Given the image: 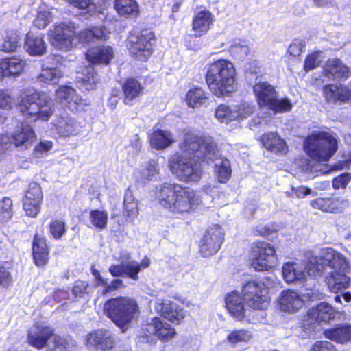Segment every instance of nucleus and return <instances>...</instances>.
Returning <instances> with one entry per match:
<instances>
[{
    "label": "nucleus",
    "instance_id": "nucleus-1",
    "mask_svg": "<svg viewBox=\"0 0 351 351\" xmlns=\"http://www.w3.org/2000/svg\"><path fill=\"white\" fill-rule=\"evenodd\" d=\"M77 25L71 20L55 23L49 32L51 45L58 50L67 51L75 47L80 42L89 43L95 40H105L108 34L104 27L86 29L77 34Z\"/></svg>",
    "mask_w": 351,
    "mask_h": 351
},
{
    "label": "nucleus",
    "instance_id": "nucleus-2",
    "mask_svg": "<svg viewBox=\"0 0 351 351\" xmlns=\"http://www.w3.org/2000/svg\"><path fill=\"white\" fill-rule=\"evenodd\" d=\"M323 271L327 273L326 282L331 292H343L351 283L350 265L346 258L332 248L327 247L320 252Z\"/></svg>",
    "mask_w": 351,
    "mask_h": 351
},
{
    "label": "nucleus",
    "instance_id": "nucleus-3",
    "mask_svg": "<svg viewBox=\"0 0 351 351\" xmlns=\"http://www.w3.org/2000/svg\"><path fill=\"white\" fill-rule=\"evenodd\" d=\"M157 196L160 204L175 214L189 213L202 203L193 189L178 184H162Z\"/></svg>",
    "mask_w": 351,
    "mask_h": 351
},
{
    "label": "nucleus",
    "instance_id": "nucleus-4",
    "mask_svg": "<svg viewBox=\"0 0 351 351\" xmlns=\"http://www.w3.org/2000/svg\"><path fill=\"white\" fill-rule=\"evenodd\" d=\"M206 82L217 97L228 95L237 88L236 71L233 64L219 59L206 66Z\"/></svg>",
    "mask_w": 351,
    "mask_h": 351
},
{
    "label": "nucleus",
    "instance_id": "nucleus-5",
    "mask_svg": "<svg viewBox=\"0 0 351 351\" xmlns=\"http://www.w3.org/2000/svg\"><path fill=\"white\" fill-rule=\"evenodd\" d=\"M19 109L24 117H34L47 121L54 113L53 101L46 95H39L35 91L28 90L21 96Z\"/></svg>",
    "mask_w": 351,
    "mask_h": 351
},
{
    "label": "nucleus",
    "instance_id": "nucleus-6",
    "mask_svg": "<svg viewBox=\"0 0 351 351\" xmlns=\"http://www.w3.org/2000/svg\"><path fill=\"white\" fill-rule=\"evenodd\" d=\"M304 148L312 159L327 161L337 151V141L328 132L315 131L306 138Z\"/></svg>",
    "mask_w": 351,
    "mask_h": 351
},
{
    "label": "nucleus",
    "instance_id": "nucleus-7",
    "mask_svg": "<svg viewBox=\"0 0 351 351\" xmlns=\"http://www.w3.org/2000/svg\"><path fill=\"white\" fill-rule=\"evenodd\" d=\"M104 313L117 326H123L138 315L139 308L134 299L117 297L105 302Z\"/></svg>",
    "mask_w": 351,
    "mask_h": 351
},
{
    "label": "nucleus",
    "instance_id": "nucleus-8",
    "mask_svg": "<svg viewBox=\"0 0 351 351\" xmlns=\"http://www.w3.org/2000/svg\"><path fill=\"white\" fill-rule=\"evenodd\" d=\"M319 256H313L304 263L288 261L282 269L283 279L287 283H302L307 276H321L323 273Z\"/></svg>",
    "mask_w": 351,
    "mask_h": 351
},
{
    "label": "nucleus",
    "instance_id": "nucleus-9",
    "mask_svg": "<svg viewBox=\"0 0 351 351\" xmlns=\"http://www.w3.org/2000/svg\"><path fill=\"white\" fill-rule=\"evenodd\" d=\"M258 105L260 108L266 107L274 113H283L290 111L292 104L287 98L278 99L275 88L267 82L259 81L253 86Z\"/></svg>",
    "mask_w": 351,
    "mask_h": 351
},
{
    "label": "nucleus",
    "instance_id": "nucleus-10",
    "mask_svg": "<svg viewBox=\"0 0 351 351\" xmlns=\"http://www.w3.org/2000/svg\"><path fill=\"white\" fill-rule=\"evenodd\" d=\"M169 166L171 173L184 182H198L202 176L201 164L192 156L176 153L169 159Z\"/></svg>",
    "mask_w": 351,
    "mask_h": 351
},
{
    "label": "nucleus",
    "instance_id": "nucleus-11",
    "mask_svg": "<svg viewBox=\"0 0 351 351\" xmlns=\"http://www.w3.org/2000/svg\"><path fill=\"white\" fill-rule=\"evenodd\" d=\"M217 145L210 136H202L193 132L184 134L180 145L182 155L193 156L204 161L206 158H213Z\"/></svg>",
    "mask_w": 351,
    "mask_h": 351
},
{
    "label": "nucleus",
    "instance_id": "nucleus-12",
    "mask_svg": "<svg viewBox=\"0 0 351 351\" xmlns=\"http://www.w3.org/2000/svg\"><path fill=\"white\" fill-rule=\"evenodd\" d=\"M176 335V330L169 323L160 317H155L150 322L143 324L138 332V341L155 343L156 337L162 341H168Z\"/></svg>",
    "mask_w": 351,
    "mask_h": 351
},
{
    "label": "nucleus",
    "instance_id": "nucleus-13",
    "mask_svg": "<svg viewBox=\"0 0 351 351\" xmlns=\"http://www.w3.org/2000/svg\"><path fill=\"white\" fill-rule=\"evenodd\" d=\"M120 264H112L108 268L109 273L113 277H121L125 276L133 280L138 279L139 272L150 265V259L145 257L141 263L131 260L130 254L127 251L121 252Z\"/></svg>",
    "mask_w": 351,
    "mask_h": 351
},
{
    "label": "nucleus",
    "instance_id": "nucleus-14",
    "mask_svg": "<svg viewBox=\"0 0 351 351\" xmlns=\"http://www.w3.org/2000/svg\"><path fill=\"white\" fill-rule=\"evenodd\" d=\"M250 261L251 266L255 271H267L277 263L276 250L269 243L256 242L252 247Z\"/></svg>",
    "mask_w": 351,
    "mask_h": 351
},
{
    "label": "nucleus",
    "instance_id": "nucleus-15",
    "mask_svg": "<svg viewBox=\"0 0 351 351\" xmlns=\"http://www.w3.org/2000/svg\"><path fill=\"white\" fill-rule=\"evenodd\" d=\"M154 40V35L149 29H144L137 35L130 36L128 44L130 54L138 60L146 61L152 54Z\"/></svg>",
    "mask_w": 351,
    "mask_h": 351
},
{
    "label": "nucleus",
    "instance_id": "nucleus-16",
    "mask_svg": "<svg viewBox=\"0 0 351 351\" xmlns=\"http://www.w3.org/2000/svg\"><path fill=\"white\" fill-rule=\"evenodd\" d=\"M243 300L253 309H263L269 304L268 291L263 283L254 280L245 284L242 289Z\"/></svg>",
    "mask_w": 351,
    "mask_h": 351
},
{
    "label": "nucleus",
    "instance_id": "nucleus-17",
    "mask_svg": "<svg viewBox=\"0 0 351 351\" xmlns=\"http://www.w3.org/2000/svg\"><path fill=\"white\" fill-rule=\"evenodd\" d=\"M224 233L219 225L210 226L201 239L199 252L203 256L207 257L216 254L223 241Z\"/></svg>",
    "mask_w": 351,
    "mask_h": 351
},
{
    "label": "nucleus",
    "instance_id": "nucleus-18",
    "mask_svg": "<svg viewBox=\"0 0 351 351\" xmlns=\"http://www.w3.org/2000/svg\"><path fill=\"white\" fill-rule=\"evenodd\" d=\"M151 307L170 322L179 324L184 317V311L176 303L168 300L156 299L150 302Z\"/></svg>",
    "mask_w": 351,
    "mask_h": 351
},
{
    "label": "nucleus",
    "instance_id": "nucleus-19",
    "mask_svg": "<svg viewBox=\"0 0 351 351\" xmlns=\"http://www.w3.org/2000/svg\"><path fill=\"white\" fill-rule=\"evenodd\" d=\"M323 96L328 104H339L351 101V82L348 84H328L323 86Z\"/></svg>",
    "mask_w": 351,
    "mask_h": 351
},
{
    "label": "nucleus",
    "instance_id": "nucleus-20",
    "mask_svg": "<svg viewBox=\"0 0 351 351\" xmlns=\"http://www.w3.org/2000/svg\"><path fill=\"white\" fill-rule=\"evenodd\" d=\"M56 99L62 106L73 112L82 110L86 106L85 101L75 94L73 88L67 86L59 87L56 93Z\"/></svg>",
    "mask_w": 351,
    "mask_h": 351
},
{
    "label": "nucleus",
    "instance_id": "nucleus-21",
    "mask_svg": "<svg viewBox=\"0 0 351 351\" xmlns=\"http://www.w3.org/2000/svg\"><path fill=\"white\" fill-rule=\"evenodd\" d=\"M243 297L237 291H232L225 298L226 308L231 316L238 321L249 320L250 309L245 307Z\"/></svg>",
    "mask_w": 351,
    "mask_h": 351
},
{
    "label": "nucleus",
    "instance_id": "nucleus-22",
    "mask_svg": "<svg viewBox=\"0 0 351 351\" xmlns=\"http://www.w3.org/2000/svg\"><path fill=\"white\" fill-rule=\"evenodd\" d=\"M43 193L40 186L36 182H32L23 199V208L25 213L35 217L40 210Z\"/></svg>",
    "mask_w": 351,
    "mask_h": 351
},
{
    "label": "nucleus",
    "instance_id": "nucleus-23",
    "mask_svg": "<svg viewBox=\"0 0 351 351\" xmlns=\"http://www.w3.org/2000/svg\"><path fill=\"white\" fill-rule=\"evenodd\" d=\"M10 139L16 147L27 149L36 141V135L33 128L24 121L16 126Z\"/></svg>",
    "mask_w": 351,
    "mask_h": 351
},
{
    "label": "nucleus",
    "instance_id": "nucleus-24",
    "mask_svg": "<svg viewBox=\"0 0 351 351\" xmlns=\"http://www.w3.org/2000/svg\"><path fill=\"white\" fill-rule=\"evenodd\" d=\"M52 336L53 330L49 326L44 324H37L29 328L27 341L30 346L42 349L47 346Z\"/></svg>",
    "mask_w": 351,
    "mask_h": 351
},
{
    "label": "nucleus",
    "instance_id": "nucleus-25",
    "mask_svg": "<svg viewBox=\"0 0 351 351\" xmlns=\"http://www.w3.org/2000/svg\"><path fill=\"white\" fill-rule=\"evenodd\" d=\"M52 123L54 130L60 137L76 136L81 129L80 123L68 115L58 117Z\"/></svg>",
    "mask_w": 351,
    "mask_h": 351
},
{
    "label": "nucleus",
    "instance_id": "nucleus-26",
    "mask_svg": "<svg viewBox=\"0 0 351 351\" xmlns=\"http://www.w3.org/2000/svg\"><path fill=\"white\" fill-rule=\"evenodd\" d=\"M207 163H214L215 173L219 182L226 183L231 177L232 169L230 162L227 158L222 157L218 152L217 147L215 149V156L213 158H206Z\"/></svg>",
    "mask_w": 351,
    "mask_h": 351
},
{
    "label": "nucleus",
    "instance_id": "nucleus-27",
    "mask_svg": "<svg viewBox=\"0 0 351 351\" xmlns=\"http://www.w3.org/2000/svg\"><path fill=\"white\" fill-rule=\"evenodd\" d=\"M324 75L330 80L347 79L351 72L341 60L334 58L327 61L324 68Z\"/></svg>",
    "mask_w": 351,
    "mask_h": 351
},
{
    "label": "nucleus",
    "instance_id": "nucleus-28",
    "mask_svg": "<svg viewBox=\"0 0 351 351\" xmlns=\"http://www.w3.org/2000/svg\"><path fill=\"white\" fill-rule=\"evenodd\" d=\"M87 346L101 349L103 351L112 349L114 346V341L110 332L97 330L90 332L86 339Z\"/></svg>",
    "mask_w": 351,
    "mask_h": 351
},
{
    "label": "nucleus",
    "instance_id": "nucleus-29",
    "mask_svg": "<svg viewBox=\"0 0 351 351\" xmlns=\"http://www.w3.org/2000/svg\"><path fill=\"white\" fill-rule=\"evenodd\" d=\"M114 50L112 47L108 45H101L89 49L86 56L87 60L98 64L107 65L114 58Z\"/></svg>",
    "mask_w": 351,
    "mask_h": 351
},
{
    "label": "nucleus",
    "instance_id": "nucleus-30",
    "mask_svg": "<svg viewBox=\"0 0 351 351\" xmlns=\"http://www.w3.org/2000/svg\"><path fill=\"white\" fill-rule=\"evenodd\" d=\"M24 49L32 56H41L46 53L47 45L42 34L29 32L25 38Z\"/></svg>",
    "mask_w": 351,
    "mask_h": 351
},
{
    "label": "nucleus",
    "instance_id": "nucleus-31",
    "mask_svg": "<svg viewBox=\"0 0 351 351\" xmlns=\"http://www.w3.org/2000/svg\"><path fill=\"white\" fill-rule=\"evenodd\" d=\"M303 303V300L296 291L288 289L281 293L280 308L282 311L295 313L302 308Z\"/></svg>",
    "mask_w": 351,
    "mask_h": 351
},
{
    "label": "nucleus",
    "instance_id": "nucleus-32",
    "mask_svg": "<svg viewBox=\"0 0 351 351\" xmlns=\"http://www.w3.org/2000/svg\"><path fill=\"white\" fill-rule=\"evenodd\" d=\"M25 66V61L14 56L3 59L0 63V70L4 77H16L22 73Z\"/></svg>",
    "mask_w": 351,
    "mask_h": 351
},
{
    "label": "nucleus",
    "instance_id": "nucleus-33",
    "mask_svg": "<svg viewBox=\"0 0 351 351\" xmlns=\"http://www.w3.org/2000/svg\"><path fill=\"white\" fill-rule=\"evenodd\" d=\"M32 252L34 263L38 267H43L47 263L49 249L45 239L38 234L34 237Z\"/></svg>",
    "mask_w": 351,
    "mask_h": 351
},
{
    "label": "nucleus",
    "instance_id": "nucleus-34",
    "mask_svg": "<svg viewBox=\"0 0 351 351\" xmlns=\"http://www.w3.org/2000/svg\"><path fill=\"white\" fill-rule=\"evenodd\" d=\"M308 315L311 319L317 322L326 323L335 319L336 311L329 304L320 302L308 311Z\"/></svg>",
    "mask_w": 351,
    "mask_h": 351
},
{
    "label": "nucleus",
    "instance_id": "nucleus-35",
    "mask_svg": "<svg viewBox=\"0 0 351 351\" xmlns=\"http://www.w3.org/2000/svg\"><path fill=\"white\" fill-rule=\"evenodd\" d=\"M326 338L339 343L351 341V324H340L324 332Z\"/></svg>",
    "mask_w": 351,
    "mask_h": 351
},
{
    "label": "nucleus",
    "instance_id": "nucleus-36",
    "mask_svg": "<svg viewBox=\"0 0 351 351\" xmlns=\"http://www.w3.org/2000/svg\"><path fill=\"white\" fill-rule=\"evenodd\" d=\"M261 141L263 146L271 152L277 154H285L287 152L285 141L277 133H265L261 136Z\"/></svg>",
    "mask_w": 351,
    "mask_h": 351
},
{
    "label": "nucleus",
    "instance_id": "nucleus-37",
    "mask_svg": "<svg viewBox=\"0 0 351 351\" xmlns=\"http://www.w3.org/2000/svg\"><path fill=\"white\" fill-rule=\"evenodd\" d=\"M124 95V103L126 105H132L134 102L142 95L143 87L135 78L126 79L122 85Z\"/></svg>",
    "mask_w": 351,
    "mask_h": 351
},
{
    "label": "nucleus",
    "instance_id": "nucleus-38",
    "mask_svg": "<svg viewBox=\"0 0 351 351\" xmlns=\"http://www.w3.org/2000/svg\"><path fill=\"white\" fill-rule=\"evenodd\" d=\"M213 23V15L207 10L199 11L195 14L193 20V30L195 36L200 37L210 29Z\"/></svg>",
    "mask_w": 351,
    "mask_h": 351
},
{
    "label": "nucleus",
    "instance_id": "nucleus-39",
    "mask_svg": "<svg viewBox=\"0 0 351 351\" xmlns=\"http://www.w3.org/2000/svg\"><path fill=\"white\" fill-rule=\"evenodd\" d=\"M149 141L152 147L163 149L170 146L174 142V138L170 132L157 130L151 134Z\"/></svg>",
    "mask_w": 351,
    "mask_h": 351
},
{
    "label": "nucleus",
    "instance_id": "nucleus-40",
    "mask_svg": "<svg viewBox=\"0 0 351 351\" xmlns=\"http://www.w3.org/2000/svg\"><path fill=\"white\" fill-rule=\"evenodd\" d=\"M21 40V37L17 30L8 29L3 36L0 50L6 53L14 52L20 46Z\"/></svg>",
    "mask_w": 351,
    "mask_h": 351
},
{
    "label": "nucleus",
    "instance_id": "nucleus-41",
    "mask_svg": "<svg viewBox=\"0 0 351 351\" xmlns=\"http://www.w3.org/2000/svg\"><path fill=\"white\" fill-rule=\"evenodd\" d=\"M342 204L343 202L341 200L334 198H317L311 202L313 208L329 213L340 212Z\"/></svg>",
    "mask_w": 351,
    "mask_h": 351
},
{
    "label": "nucleus",
    "instance_id": "nucleus-42",
    "mask_svg": "<svg viewBox=\"0 0 351 351\" xmlns=\"http://www.w3.org/2000/svg\"><path fill=\"white\" fill-rule=\"evenodd\" d=\"M114 8L121 16L125 17H136L138 14V6L135 0H115Z\"/></svg>",
    "mask_w": 351,
    "mask_h": 351
},
{
    "label": "nucleus",
    "instance_id": "nucleus-43",
    "mask_svg": "<svg viewBox=\"0 0 351 351\" xmlns=\"http://www.w3.org/2000/svg\"><path fill=\"white\" fill-rule=\"evenodd\" d=\"M62 77V72L58 67L43 65L37 80L43 83H56Z\"/></svg>",
    "mask_w": 351,
    "mask_h": 351
},
{
    "label": "nucleus",
    "instance_id": "nucleus-44",
    "mask_svg": "<svg viewBox=\"0 0 351 351\" xmlns=\"http://www.w3.org/2000/svg\"><path fill=\"white\" fill-rule=\"evenodd\" d=\"M77 80L82 82L86 90H92L99 81L98 75L92 66L86 67L83 71L78 74Z\"/></svg>",
    "mask_w": 351,
    "mask_h": 351
},
{
    "label": "nucleus",
    "instance_id": "nucleus-45",
    "mask_svg": "<svg viewBox=\"0 0 351 351\" xmlns=\"http://www.w3.org/2000/svg\"><path fill=\"white\" fill-rule=\"evenodd\" d=\"M207 97L206 93L201 88H194L189 90L186 95V101L191 108H195L204 104Z\"/></svg>",
    "mask_w": 351,
    "mask_h": 351
},
{
    "label": "nucleus",
    "instance_id": "nucleus-46",
    "mask_svg": "<svg viewBox=\"0 0 351 351\" xmlns=\"http://www.w3.org/2000/svg\"><path fill=\"white\" fill-rule=\"evenodd\" d=\"M160 173L158 163L151 160L142 165L141 169V179L143 182L156 180Z\"/></svg>",
    "mask_w": 351,
    "mask_h": 351
},
{
    "label": "nucleus",
    "instance_id": "nucleus-47",
    "mask_svg": "<svg viewBox=\"0 0 351 351\" xmlns=\"http://www.w3.org/2000/svg\"><path fill=\"white\" fill-rule=\"evenodd\" d=\"M89 219L93 227L103 230L107 226L108 215L106 210L95 209L90 212Z\"/></svg>",
    "mask_w": 351,
    "mask_h": 351
},
{
    "label": "nucleus",
    "instance_id": "nucleus-48",
    "mask_svg": "<svg viewBox=\"0 0 351 351\" xmlns=\"http://www.w3.org/2000/svg\"><path fill=\"white\" fill-rule=\"evenodd\" d=\"M56 12L57 10L53 8L51 10H40L33 22L34 25L40 29L45 28L53 21Z\"/></svg>",
    "mask_w": 351,
    "mask_h": 351
},
{
    "label": "nucleus",
    "instance_id": "nucleus-49",
    "mask_svg": "<svg viewBox=\"0 0 351 351\" xmlns=\"http://www.w3.org/2000/svg\"><path fill=\"white\" fill-rule=\"evenodd\" d=\"M234 106L221 104L215 110V117L221 123H228L234 121Z\"/></svg>",
    "mask_w": 351,
    "mask_h": 351
},
{
    "label": "nucleus",
    "instance_id": "nucleus-50",
    "mask_svg": "<svg viewBox=\"0 0 351 351\" xmlns=\"http://www.w3.org/2000/svg\"><path fill=\"white\" fill-rule=\"evenodd\" d=\"M229 51L232 56L239 60L245 59L250 53V48L245 41H234Z\"/></svg>",
    "mask_w": 351,
    "mask_h": 351
},
{
    "label": "nucleus",
    "instance_id": "nucleus-51",
    "mask_svg": "<svg viewBox=\"0 0 351 351\" xmlns=\"http://www.w3.org/2000/svg\"><path fill=\"white\" fill-rule=\"evenodd\" d=\"M71 6L80 10H87L90 15L100 13V9L94 3V0H64Z\"/></svg>",
    "mask_w": 351,
    "mask_h": 351
},
{
    "label": "nucleus",
    "instance_id": "nucleus-52",
    "mask_svg": "<svg viewBox=\"0 0 351 351\" xmlns=\"http://www.w3.org/2000/svg\"><path fill=\"white\" fill-rule=\"evenodd\" d=\"M72 292L75 297L84 298L88 300L93 292V288L86 281L77 280L73 285Z\"/></svg>",
    "mask_w": 351,
    "mask_h": 351
},
{
    "label": "nucleus",
    "instance_id": "nucleus-53",
    "mask_svg": "<svg viewBox=\"0 0 351 351\" xmlns=\"http://www.w3.org/2000/svg\"><path fill=\"white\" fill-rule=\"evenodd\" d=\"M252 332L248 330H235L231 332L227 337L230 343L236 346L239 343L247 342L252 338Z\"/></svg>",
    "mask_w": 351,
    "mask_h": 351
},
{
    "label": "nucleus",
    "instance_id": "nucleus-54",
    "mask_svg": "<svg viewBox=\"0 0 351 351\" xmlns=\"http://www.w3.org/2000/svg\"><path fill=\"white\" fill-rule=\"evenodd\" d=\"M254 106L247 103L234 106V111L235 112L234 113L235 115L234 116V120L242 121L251 116L254 112Z\"/></svg>",
    "mask_w": 351,
    "mask_h": 351
},
{
    "label": "nucleus",
    "instance_id": "nucleus-55",
    "mask_svg": "<svg viewBox=\"0 0 351 351\" xmlns=\"http://www.w3.org/2000/svg\"><path fill=\"white\" fill-rule=\"evenodd\" d=\"M69 345L65 339L53 334L47 343V351H69Z\"/></svg>",
    "mask_w": 351,
    "mask_h": 351
},
{
    "label": "nucleus",
    "instance_id": "nucleus-56",
    "mask_svg": "<svg viewBox=\"0 0 351 351\" xmlns=\"http://www.w3.org/2000/svg\"><path fill=\"white\" fill-rule=\"evenodd\" d=\"M12 201L4 197L0 201V224L7 222L12 216Z\"/></svg>",
    "mask_w": 351,
    "mask_h": 351
},
{
    "label": "nucleus",
    "instance_id": "nucleus-57",
    "mask_svg": "<svg viewBox=\"0 0 351 351\" xmlns=\"http://www.w3.org/2000/svg\"><path fill=\"white\" fill-rule=\"evenodd\" d=\"M65 223L61 220H53L49 225L50 234L55 239H60L66 232Z\"/></svg>",
    "mask_w": 351,
    "mask_h": 351
},
{
    "label": "nucleus",
    "instance_id": "nucleus-58",
    "mask_svg": "<svg viewBox=\"0 0 351 351\" xmlns=\"http://www.w3.org/2000/svg\"><path fill=\"white\" fill-rule=\"evenodd\" d=\"M53 147V143L50 141L43 140L41 141L38 145H36L34 149V154L36 158H41L47 154Z\"/></svg>",
    "mask_w": 351,
    "mask_h": 351
},
{
    "label": "nucleus",
    "instance_id": "nucleus-59",
    "mask_svg": "<svg viewBox=\"0 0 351 351\" xmlns=\"http://www.w3.org/2000/svg\"><path fill=\"white\" fill-rule=\"evenodd\" d=\"M321 51H317L306 57L304 66L306 71L308 72L319 66L321 62Z\"/></svg>",
    "mask_w": 351,
    "mask_h": 351
},
{
    "label": "nucleus",
    "instance_id": "nucleus-60",
    "mask_svg": "<svg viewBox=\"0 0 351 351\" xmlns=\"http://www.w3.org/2000/svg\"><path fill=\"white\" fill-rule=\"evenodd\" d=\"M351 180V173H343L335 178L332 180V186L335 189H343Z\"/></svg>",
    "mask_w": 351,
    "mask_h": 351
},
{
    "label": "nucleus",
    "instance_id": "nucleus-61",
    "mask_svg": "<svg viewBox=\"0 0 351 351\" xmlns=\"http://www.w3.org/2000/svg\"><path fill=\"white\" fill-rule=\"evenodd\" d=\"M14 105V99L7 91L0 90V108L10 110Z\"/></svg>",
    "mask_w": 351,
    "mask_h": 351
},
{
    "label": "nucleus",
    "instance_id": "nucleus-62",
    "mask_svg": "<svg viewBox=\"0 0 351 351\" xmlns=\"http://www.w3.org/2000/svg\"><path fill=\"white\" fill-rule=\"evenodd\" d=\"M258 234L270 239L273 237L277 231V226L276 224H267L265 226H259L256 230Z\"/></svg>",
    "mask_w": 351,
    "mask_h": 351
},
{
    "label": "nucleus",
    "instance_id": "nucleus-63",
    "mask_svg": "<svg viewBox=\"0 0 351 351\" xmlns=\"http://www.w3.org/2000/svg\"><path fill=\"white\" fill-rule=\"evenodd\" d=\"M104 289L102 291L103 295H106L113 291L122 289L125 287L122 280L119 278L113 279L110 282L106 280V285H104Z\"/></svg>",
    "mask_w": 351,
    "mask_h": 351
},
{
    "label": "nucleus",
    "instance_id": "nucleus-64",
    "mask_svg": "<svg viewBox=\"0 0 351 351\" xmlns=\"http://www.w3.org/2000/svg\"><path fill=\"white\" fill-rule=\"evenodd\" d=\"M310 351H337L335 346L328 341H316Z\"/></svg>",
    "mask_w": 351,
    "mask_h": 351
}]
</instances>
